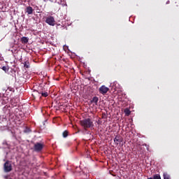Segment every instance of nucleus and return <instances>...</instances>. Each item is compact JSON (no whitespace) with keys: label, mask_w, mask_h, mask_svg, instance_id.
Segmentation results:
<instances>
[{"label":"nucleus","mask_w":179,"mask_h":179,"mask_svg":"<svg viewBox=\"0 0 179 179\" xmlns=\"http://www.w3.org/2000/svg\"><path fill=\"white\" fill-rule=\"evenodd\" d=\"M80 124L84 129H89V128H93L94 127V124H93V121H92V119L87 118L84 119L80 121Z\"/></svg>","instance_id":"1"},{"label":"nucleus","mask_w":179,"mask_h":179,"mask_svg":"<svg viewBox=\"0 0 179 179\" xmlns=\"http://www.w3.org/2000/svg\"><path fill=\"white\" fill-rule=\"evenodd\" d=\"M3 170L5 173H10L12 171V164L9 161H6L3 164Z\"/></svg>","instance_id":"2"},{"label":"nucleus","mask_w":179,"mask_h":179,"mask_svg":"<svg viewBox=\"0 0 179 179\" xmlns=\"http://www.w3.org/2000/svg\"><path fill=\"white\" fill-rule=\"evenodd\" d=\"M44 148V144L41 143H36L34 145L35 152H41Z\"/></svg>","instance_id":"3"},{"label":"nucleus","mask_w":179,"mask_h":179,"mask_svg":"<svg viewBox=\"0 0 179 179\" xmlns=\"http://www.w3.org/2000/svg\"><path fill=\"white\" fill-rule=\"evenodd\" d=\"M45 23L50 26H55V19L52 16H49L46 18Z\"/></svg>","instance_id":"4"},{"label":"nucleus","mask_w":179,"mask_h":179,"mask_svg":"<svg viewBox=\"0 0 179 179\" xmlns=\"http://www.w3.org/2000/svg\"><path fill=\"white\" fill-rule=\"evenodd\" d=\"M110 90V88L106 87V85H102L99 87V92L101 94H103L104 96L105 94H107V92Z\"/></svg>","instance_id":"5"},{"label":"nucleus","mask_w":179,"mask_h":179,"mask_svg":"<svg viewBox=\"0 0 179 179\" xmlns=\"http://www.w3.org/2000/svg\"><path fill=\"white\" fill-rule=\"evenodd\" d=\"M113 141H114V143H115V145H120V143H121V142H122L123 138H122V137H121V136L117 135V136H115Z\"/></svg>","instance_id":"6"},{"label":"nucleus","mask_w":179,"mask_h":179,"mask_svg":"<svg viewBox=\"0 0 179 179\" xmlns=\"http://www.w3.org/2000/svg\"><path fill=\"white\" fill-rule=\"evenodd\" d=\"M25 12L26 13H27V15H33V12H34V10L31 6H27Z\"/></svg>","instance_id":"7"},{"label":"nucleus","mask_w":179,"mask_h":179,"mask_svg":"<svg viewBox=\"0 0 179 179\" xmlns=\"http://www.w3.org/2000/svg\"><path fill=\"white\" fill-rule=\"evenodd\" d=\"M9 51H11L13 54H16L17 53V51H19V48H17V46L13 45Z\"/></svg>","instance_id":"8"},{"label":"nucleus","mask_w":179,"mask_h":179,"mask_svg":"<svg viewBox=\"0 0 179 179\" xmlns=\"http://www.w3.org/2000/svg\"><path fill=\"white\" fill-rule=\"evenodd\" d=\"M38 93L39 94H41V96H42V97H47L48 96V92H45V91H43V90H39L38 91Z\"/></svg>","instance_id":"9"},{"label":"nucleus","mask_w":179,"mask_h":179,"mask_svg":"<svg viewBox=\"0 0 179 179\" xmlns=\"http://www.w3.org/2000/svg\"><path fill=\"white\" fill-rule=\"evenodd\" d=\"M21 43H22V44H26L27 43H29V38L23 36L22 38H21Z\"/></svg>","instance_id":"10"},{"label":"nucleus","mask_w":179,"mask_h":179,"mask_svg":"<svg viewBox=\"0 0 179 179\" xmlns=\"http://www.w3.org/2000/svg\"><path fill=\"white\" fill-rule=\"evenodd\" d=\"M63 50L66 52H72V50H69V48L68 47V45H63Z\"/></svg>","instance_id":"11"},{"label":"nucleus","mask_w":179,"mask_h":179,"mask_svg":"<svg viewBox=\"0 0 179 179\" xmlns=\"http://www.w3.org/2000/svg\"><path fill=\"white\" fill-rule=\"evenodd\" d=\"M23 64H24V68H27V69L30 68V63L29 62V61L27 60Z\"/></svg>","instance_id":"12"},{"label":"nucleus","mask_w":179,"mask_h":179,"mask_svg":"<svg viewBox=\"0 0 179 179\" xmlns=\"http://www.w3.org/2000/svg\"><path fill=\"white\" fill-rule=\"evenodd\" d=\"M92 103H95V104H97L99 102V97L97 96H94L92 100L91 101Z\"/></svg>","instance_id":"13"},{"label":"nucleus","mask_w":179,"mask_h":179,"mask_svg":"<svg viewBox=\"0 0 179 179\" xmlns=\"http://www.w3.org/2000/svg\"><path fill=\"white\" fill-rule=\"evenodd\" d=\"M124 113L125 115H127V117L129 115H131V110H129V108H125Z\"/></svg>","instance_id":"14"},{"label":"nucleus","mask_w":179,"mask_h":179,"mask_svg":"<svg viewBox=\"0 0 179 179\" xmlns=\"http://www.w3.org/2000/svg\"><path fill=\"white\" fill-rule=\"evenodd\" d=\"M69 134V132L68 131V130H65V131L62 133L63 138H67Z\"/></svg>","instance_id":"15"},{"label":"nucleus","mask_w":179,"mask_h":179,"mask_svg":"<svg viewBox=\"0 0 179 179\" xmlns=\"http://www.w3.org/2000/svg\"><path fill=\"white\" fill-rule=\"evenodd\" d=\"M164 179H170V175L167 174V173H163Z\"/></svg>","instance_id":"16"},{"label":"nucleus","mask_w":179,"mask_h":179,"mask_svg":"<svg viewBox=\"0 0 179 179\" xmlns=\"http://www.w3.org/2000/svg\"><path fill=\"white\" fill-rule=\"evenodd\" d=\"M152 179H162L159 174H155L153 176Z\"/></svg>","instance_id":"17"},{"label":"nucleus","mask_w":179,"mask_h":179,"mask_svg":"<svg viewBox=\"0 0 179 179\" xmlns=\"http://www.w3.org/2000/svg\"><path fill=\"white\" fill-rule=\"evenodd\" d=\"M50 2H52V3H59V2H61V0H49Z\"/></svg>","instance_id":"18"},{"label":"nucleus","mask_w":179,"mask_h":179,"mask_svg":"<svg viewBox=\"0 0 179 179\" xmlns=\"http://www.w3.org/2000/svg\"><path fill=\"white\" fill-rule=\"evenodd\" d=\"M25 134H27L28 132H30V129L26 128V129L24 131Z\"/></svg>","instance_id":"19"},{"label":"nucleus","mask_w":179,"mask_h":179,"mask_svg":"<svg viewBox=\"0 0 179 179\" xmlns=\"http://www.w3.org/2000/svg\"><path fill=\"white\" fill-rule=\"evenodd\" d=\"M2 69H3V71H6V66H3V67H2Z\"/></svg>","instance_id":"20"},{"label":"nucleus","mask_w":179,"mask_h":179,"mask_svg":"<svg viewBox=\"0 0 179 179\" xmlns=\"http://www.w3.org/2000/svg\"><path fill=\"white\" fill-rule=\"evenodd\" d=\"M102 115V118H104V117H106V113H103Z\"/></svg>","instance_id":"21"},{"label":"nucleus","mask_w":179,"mask_h":179,"mask_svg":"<svg viewBox=\"0 0 179 179\" xmlns=\"http://www.w3.org/2000/svg\"><path fill=\"white\" fill-rule=\"evenodd\" d=\"M5 179H8V176H4Z\"/></svg>","instance_id":"22"},{"label":"nucleus","mask_w":179,"mask_h":179,"mask_svg":"<svg viewBox=\"0 0 179 179\" xmlns=\"http://www.w3.org/2000/svg\"><path fill=\"white\" fill-rule=\"evenodd\" d=\"M23 47V48H26V47H27V46H26V45H24V46H22Z\"/></svg>","instance_id":"23"},{"label":"nucleus","mask_w":179,"mask_h":179,"mask_svg":"<svg viewBox=\"0 0 179 179\" xmlns=\"http://www.w3.org/2000/svg\"><path fill=\"white\" fill-rule=\"evenodd\" d=\"M112 176H113V177H115V175L112 174Z\"/></svg>","instance_id":"24"},{"label":"nucleus","mask_w":179,"mask_h":179,"mask_svg":"<svg viewBox=\"0 0 179 179\" xmlns=\"http://www.w3.org/2000/svg\"><path fill=\"white\" fill-rule=\"evenodd\" d=\"M140 149H142V147H140Z\"/></svg>","instance_id":"25"},{"label":"nucleus","mask_w":179,"mask_h":179,"mask_svg":"<svg viewBox=\"0 0 179 179\" xmlns=\"http://www.w3.org/2000/svg\"><path fill=\"white\" fill-rule=\"evenodd\" d=\"M0 97H1V94H0Z\"/></svg>","instance_id":"26"}]
</instances>
